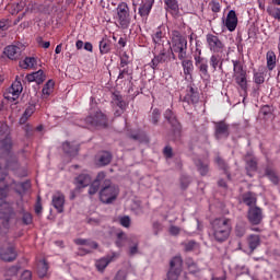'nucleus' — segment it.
Returning a JSON list of instances; mask_svg holds the SVG:
<instances>
[{"label": "nucleus", "mask_w": 280, "mask_h": 280, "mask_svg": "<svg viewBox=\"0 0 280 280\" xmlns=\"http://www.w3.org/2000/svg\"><path fill=\"white\" fill-rule=\"evenodd\" d=\"M22 220L24 224H32V214L30 212H24Z\"/></svg>", "instance_id": "nucleus-56"}, {"label": "nucleus", "mask_w": 280, "mask_h": 280, "mask_svg": "<svg viewBox=\"0 0 280 280\" xmlns=\"http://www.w3.org/2000/svg\"><path fill=\"white\" fill-rule=\"evenodd\" d=\"M100 52L102 55L110 52V42L107 38H103L100 42Z\"/></svg>", "instance_id": "nucleus-36"}, {"label": "nucleus", "mask_w": 280, "mask_h": 280, "mask_svg": "<svg viewBox=\"0 0 280 280\" xmlns=\"http://www.w3.org/2000/svg\"><path fill=\"white\" fill-rule=\"evenodd\" d=\"M21 69H34L36 67V58L26 57L24 60L20 61Z\"/></svg>", "instance_id": "nucleus-31"}, {"label": "nucleus", "mask_w": 280, "mask_h": 280, "mask_svg": "<svg viewBox=\"0 0 280 280\" xmlns=\"http://www.w3.org/2000/svg\"><path fill=\"white\" fill-rule=\"evenodd\" d=\"M214 135L217 139H224L229 137V125L224 121L215 122Z\"/></svg>", "instance_id": "nucleus-18"}, {"label": "nucleus", "mask_w": 280, "mask_h": 280, "mask_svg": "<svg viewBox=\"0 0 280 280\" xmlns=\"http://www.w3.org/2000/svg\"><path fill=\"white\" fill-rule=\"evenodd\" d=\"M189 183H191V179H189V176H182L180 178V186L182 189H187V187H189Z\"/></svg>", "instance_id": "nucleus-50"}, {"label": "nucleus", "mask_w": 280, "mask_h": 280, "mask_svg": "<svg viewBox=\"0 0 280 280\" xmlns=\"http://www.w3.org/2000/svg\"><path fill=\"white\" fill-rule=\"evenodd\" d=\"M233 78L236 82V84L242 89V91H246L248 89V80L246 77V69H244V61L240 59H233Z\"/></svg>", "instance_id": "nucleus-4"}, {"label": "nucleus", "mask_w": 280, "mask_h": 280, "mask_svg": "<svg viewBox=\"0 0 280 280\" xmlns=\"http://www.w3.org/2000/svg\"><path fill=\"white\" fill-rule=\"evenodd\" d=\"M152 5H154V0H147L142 3L138 10V14L142 19H148L150 16V12H152Z\"/></svg>", "instance_id": "nucleus-22"}, {"label": "nucleus", "mask_w": 280, "mask_h": 280, "mask_svg": "<svg viewBox=\"0 0 280 280\" xmlns=\"http://www.w3.org/2000/svg\"><path fill=\"white\" fill-rule=\"evenodd\" d=\"M127 75H130V72H129L128 68H125L119 71L118 80H124V78H126Z\"/></svg>", "instance_id": "nucleus-58"}, {"label": "nucleus", "mask_w": 280, "mask_h": 280, "mask_svg": "<svg viewBox=\"0 0 280 280\" xmlns=\"http://www.w3.org/2000/svg\"><path fill=\"white\" fill-rule=\"evenodd\" d=\"M153 229L155 231V235H159V231H161V223L154 222L153 223Z\"/></svg>", "instance_id": "nucleus-63"}, {"label": "nucleus", "mask_w": 280, "mask_h": 280, "mask_svg": "<svg viewBox=\"0 0 280 280\" xmlns=\"http://www.w3.org/2000/svg\"><path fill=\"white\" fill-rule=\"evenodd\" d=\"M224 58H226V52H212L210 57V67H212L213 71H218V69L222 70Z\"/></svg>", "instance_id": "nucleus-15"}, {"label": "nucleus", "mask_w": 280, "mask_h": 280, "mask_svg": "<svg viewBox=\"0 0 280 280\" xmlns=\"http://www.w3.org/2000/svg\"><path fill=\"white\" fill-rule=\"evenodd\" d=\"M155 51H160L159 55H156L150 62V66L152 69H156V67H159V65H163L165 62H170V48H161L159 50Z\"/></svg>", "instance_id": "nucleus-11"}, {"label": "nucleus", "mask_w": 280, "mask_h": 280, "mask_svg": "<svg viewBox=\"0 0 280 280\" xmlns=\"http://www.w3.org/2000/svg\"><path fill=\"white\" fill-rule=\"evenodd\" d=\"M165 119H167L168 124L173 126V128H178V120L176 119V116L174 115V112L172 109H166L164 113Z\"/></svg>", "instance_id": "nucleus-35"}, {"label": "nucleus", "mask_w": 280, "mask_h": 280, "mask_svg": "<svg viewBox=\"0 0 280 280\" xmlns=\"http://www.w3.org/2000/svg\"><path fill=\"white\" fill-rule=\"evenodd\" d=\"M267 69L273 71L277 67V55L272 50H268L266 54Z\"/></svg>", "instance_id": "nucleus-27"}, {"label": "nucleus", "mask_w": 280, "mask_h": 280, "mask_svg": "<svg viewBox=\"0 0 280 280\" xmlns=\"http://www.w3.org/2000/svg\"><path fill=\"white\" fill-rule=\"evenodd\" d=\"M113 259L108 258V257H105V258H101L96 261L95 266L97 268V270H100L101 272L104 271L108 264H110Z\"/></svg>", "instance_id": "nucleus-37"}, {"label": "nucleus", "mask_w": 280, "mask_h": 280, "mask_svg": "<svg viewBox=\"0 0 280 280\" xmlns=\"http://www.w3.org/2000/svg\"><path fill=\"white\" fill-rule=\"evenodd\" d=\"M0 259H2V261H14V259H16V252L14 250V247L9 246L7 249L1 248Z\"/></svg>", "instance_id": "nucleus-21"}, {"label": "nucleus", "mask_w": 280, "mask_h": 280, "mask_svg": "<svg viewBox=\"0 0 280 280\" xmlns=\"http://www.w3.org/2000/svg\"><path fill=\"white\" fill-rule=\"evenodd\" d=\"M270 16L280 21V8L268 10Z\"/></svg>", "instance_id": "nucleus-53"}, {"label": "nucleus", "mask_w": 280, "mask_h": 280, "mask_svg": "<svg viewBox=\"0 0 280 280\" xmlns=\"http://www.w3.org/2000/svg\"><path fill=\"white\" fill-rule=\"evenodd\" d=\"M164 3L170 10H178V1L176 0H164Z\"/></svg>", "instance_id": "nucleus-44"}, {"label": "nucleus", "mask_w": 280, "mask_h": 280, "mask_svg": "<svg viewBox=\"0 0 280 280\" xmlns=\"http://www.w3.org/2000/svg\"><path fill=\"white\" fill-rule=\"evenodd\" d=\"M185 250L189 252V250H194V248H198V243L190 241L188 243L184 244Z\"/></svg>", "instance_id": "nucleus-51"}, {"label": "nucleus", "mask_w": 280, "mask_h": 280, "mask_svg": "<svg viewBox=\"0 0 280 280\" xmlns=\"http://www.w3.org/2000/svg\"><path fill=\"white\" fill-rule=\"evenodd\" d=\"M137 253H139V241L135 238L131 245L129 246V255L135 256L137 255Z\"/></svg>", "instance_id": "nucleus-42"}, {"label": "nucleus", "mask_w": 280, "mask_h": 280, "mask_svg": "<svg viewBox=\"0 0 280 280\" xmlns=\"http://www.w3.org/2000/svg\"><path fill=\"white\" fill-rule=\"evenodd\" d=\"M246 229L244 228V225L237 224L235 229V234L237 235V237H244Z\"/></svg>", "instance_id": "nucleus-47"}, {"label": "nucleus", "mask_w": 280, "mask_h": 280, "mask_svg": "<svg viewBox=\"0 0 280 280\" xmlns=\"http://www.w3.org/2000/svg\"><path fill=\"white\" fill-rule=\"evenodd\" d=\"M21 93H23V84H21V81H19L18 77L12 83L11 88H9L4 93V100H8V102H16Z\"/></svg>", "instance_id": "nucleus-8"}, {"label": "nucleus", "mask_w": 280, "mask_h": 280, "mask_svg": "<svg viewBox=\"0 0 280 280\" xmlns=\"http://www.w3.org/2000/svg\"><path fill=\"white\" fill-rule=\"evenodd\" d=\"M86 124L90 126H107V118L102 112H96L93 116L85 118Z\"/></svg>", "instance_id": "nucleus-14"}, {"label": "nucleus", "mask_w": 280, "mask_h": 280, "mask_svg": "<svg viewBox=\"0 0 280 280\" xmlns=\"http://www.w3.org/2000/svg\"><path fill=\"white\" fill-rule=\"evenodd\" d=\"M62 149H63V152H66V154H70L71 156H73L74 154H78V148L72 145L70 142H65L62 144Z\"/></svg>", "instance_id": "nucleus-39"}, {"label": "nucleus", "mask_w": 280, "mask_h": 280, "mask_svg": "<svg viewBox=\"0 0 280 280\" xmlns=\"http://www.w3.org/2000/svg\"><path fill=\"white\" fill-rule=\"evenodd\" d=\"M105 178H106V174H104V172H101L97 174L96 179L91 184L89 188L90 196H95V192L100 191V187L102 188V185L104 184Z\"/></svg>", "instance_id": "nucleus-19"}, {"label": "nucleus", "mask_w": 280, "mask_h": 280, "mask_svg": "<svg viewBox=\"0 0 280 280\" xmlns=\"http://www.w3.org/2000/svg\"><path fill=\"white\" fill-rule=\"evenodd\" d=\"M75 185L79 189L89 187L91 185V175L81 174L75 178Z\"/></svg>", "instance_id": "nucleus-26"}, {"label": "nucleus", "mask_w": 280, "mask_h": 280, "mask_svg": "<svg viewBox=\"0 0 280 280\" xmlns=\"http://www.w3.org/2000/svg\"><path fill=\"white\" fill-rule=\"evenodd\" d=\"M195 165L200 176H207L209 174V162L207 160L197 159L195 160Z\"/></svg>", "instance_id": "nucleus-24"}, {"label": "nucleus", "mask_w": 280, "mask_h": 280, "mask_svg": "<svg viewBox=\"0 0 280 280\" xmlns=\"http://www.w3.org/2000/svg\"><path fill=\"white\" fill-rule=\"evenodd\" d=\"M247 220L254 225L261 224V220H264L261 208L257 206L250 207L247 212Z\"/></svg>", "instance_id": "nucleus-12"}, {"label": "nucleus", "mask_w": 280, "mask_h": 280, "mask_svg": "<svg viewBox=\"0 0 280 280\" xmlns=\"http://www.w3.org/2000/svg\"><path fill=\"white\" fill-rule=\"evenodd\" d=\"M254 81L256 84H264L265 82L264 73H260V72L254 73Z\"/></svg>", "instance_id": "nucleus-49"}, {"label": "nucleus", "mask_w": 280, "mask_h": 280, "mask_svg": "<svg viewBox=\"0 0 280 280\" xmlns=\"http://www.w3.org/2000/svg\"><path fill=\"white\" fill-rule=\"evenodd\" d=\"M164 156H166V159H172V148L171 147H166L164 149Z\"/></svg>", "instance_id": "nucleus-62"}, {"label": "nucleus", "mask_w": 280, "mask_h": 280, "mask_svg": "<svg viewBox=\"0 0 280 280\" xmlns=\"http://www.w3.org/2000/svg\"><path fill=\"white\" fill-rule=\"evenodd\" d=\"M33 113H36V106L30 105L28 107H26L22 117L20 118V124H26L27 119H30V117H32Z\"/></svg>", "instance_id": "nucleus-33"}, {"label": "nucleus", "mask_w": 280, "mask_h": 280, "mask_svg": "<svg viewBox=\"0 0 280 280\" xmlns=\"http://www.w3.org/2000/svg\"><path fill=\"white\" fill-rule=\"evenodd\" d=\"M248 242V247L250 248L252 253L253 250H255L259 244H261V238H259V235H249V237L247 238Z\"/></svg>", "instance_id": "nucleus-34"}, {"label": "nucleus", "mask_w": 280, "mask_h": 280, "mask_svg": "<svg viewBox=\"0 0 280 280\" xmlns=\"http://www.w3.org/2000/svg\"><path fill=\"white\" fill-rule=\"evenodd\" d=\"M49 270V265H47V261L39 260L37 264V275L40 277V279L47 277V272Z\"/></svg>", "instance_id": "nucleus-30"}, {"label": "nucleus", "mask_w": 280, "mask_h": 280, "mask_svg": "<svg viewBox=\"0 0 280 280\" xmlns=\"http://www.w3.org/2000/svg\"><path fill=\"white\" fill-rule=\"evenodd\" d=\"M23 51H25V45L23 44L10 45L4 48V55L10 60H19Z\"/></svg>", "instance_id": "nucleus-9"}, {"label": "nucleus", "mask_w": 280, "mask_h": 280, "mask_svg": "<svg viewBox=\"0 0 280 280\" xmlns=\"http://www.w3.org/2000/svg\"><path fill=\"white\" fill-rule=\"evenodd\" d=\"M113 161V155L108 151H103L97 159V165L101 167H104L108 165Z\"/></svg>", "instance_id": "nucleus-28"}, {"label": "nucleus", "mask_w": 280, "mask_h": 280, "mask_svg": "<svg viewBox=\"0 0 280 280\" xmlns=\"http://www.w3.org/2000/svg\"><path fill=\"white\" fill-rule=\"evenodd\" d=\"M74 244H77L78 246H86V244H89V240L85 238H77L74 241Z\"/></svg>", "instance_id": "nucleus-60"}, {"label": "nucleus", "mask_w": 280, "mask_h": 280, "mask_svg": "<svg viewBox=\"0 0 280 280\" xmlns=\"http://www.w3.org/2000/svg\"><path fill=\"white\" fill-rule=\"evenodd\" d=\"M167 46L174 59L176 58L174 54H177L178 60H185V58H187V37L178 31H172L171 44L170 40H167L166 47Z\"/></svg>", "instance_id": "nucleus-2"}, {"label": "nucleus", "mask_w": 280, "mask_h": 280, "mask_svg": "<svg viewBox=\"0 0 280 280\" xmlns=\"http://www.w3.org/2000/svg\"><path fill=\"white\" fill-rule=\"evenodd\" d=\"M1 213H2V219L5 221V223H3V226L8 229V224L10 220H14V218H16V213H14V210L12 209L10 203L2 205Z\"/></svg>", "instance_id": "nucleus-17"}, {"label": "nucleus", "mask_w": 280, "mask_h": 280, "mask_svg": "<svg viewBox=\"0 0 280 280\" xmlns=\"http://www.w3.org/2000/svg\"><path fill=\"white\" fill-rule=\"evenodd\" d=\"M231 219L219 218L212 221V226L210 230V237L214 242H226L231 235L232 231Z\"/></svg>", "instance_id": "nucleus-1"}, {"label": "nucleus", "mask_w": 280, "mask_h": 280, "mask_svg": "<svg viewBox=\"0 0 280 280\" xmlns=\"http://www.w3.org/2000/svg\"><path fill=\"white\" fill-rule=\"evenodd\" d=\"M34 75H35V82L37 84H43V82H45V72H43V70H38L34 72Z\"/></svg>", "instance_id": "nucleus-43"}, {"label": "nucleus", "mask_w": 280, "mask_h": 280, "mask_svg": "<svg viewBox=\"0 0 280 280\" xmlns=\"http://www.w3.org/2000/svg\"><path fill=\"white\" fill-rule=\"evenodd\" d=\"M215 163L224 172H226V170H229V165H226V162H224V160H222V158L217 156L215 158Z\"/></svg>", "instance_id": "nucleus-46"}, {"label": "nucleus", "mask_w": 280, "mask_h": 280, "mask_svg": "<svg viewBox=\"0 0 280 280\" xmlns=\"http://www.w3.org/2000/svg\"><path fill=\"white\" fill-rule=\"evenodd\" d=\"M206 43L211 54H226V45H224V42L218 35L207 34Z\"/></svg>", "instance_id": "nucleus-7"}, {"label": "nucleus", "mask_w": 280, "mask_h": 280, "mask_svg": "<svg viewBox=\"0 0 280 280\" xmlns=\"http://www.w3.org/2000/svg\"><path fill=\"white\" fill-rule=\"evenodd\" d=\"M52 206L58 213H62L65 211V195L62 192H56L52 196Z\"/></svg>", "instance_id": "nucleus-20"}, {"label": "nucleus", "mask_w": 280, "mask_h": 280, "mask_svg": "<svg viewBox=\"0 0 280 280\" xmlns=\"http://www.w3.org/2000/svg\"><path fill=\"white\" fill-rule=\"evenodd\" d=\"M246 166L245 170L247 174L253 177V172H257V158L253 155H246L245 156Z\"/></svg>", "instance_id": "nucleus-23"}, {"label": "nucleus", "mask_w": 280, "mask_h": 280, "mask_svg": "<svg viewBox=\"0 0 280 280\" xmlns=\"http://www.w3.org/2000/svg\"><path fill=\"white\" fill-rule=\"evenodd\" d=\"M243 202L250 209V207H255L257 205V196L253 192H246L243 195Z\"/></svg>", "instance_id": "nucleus-29"}, {"label": "nucleus", "mask_w": 280, "mask_h": 280, "mask_svg": "<svg viewBox=\"0 0 280 280\" xmlns=\"http://www.w3.org/2000/svg\"><path fill=\"white\" fill-rule=\"evenodd\" d=\"M265 176H267V178H269V180L273 185H279V176L277 175L275 170H272L271 167H266L265 168Z\"/></svg>", "instance_id": "nucleus-32"}, {"label": "nucleus", "mask_w": 280, "mask_h": 280, "mask_svg": "<svg viewBox=\"0 0 280 280\" xmlns=\"http://www.w3.org/2000/svg\"><path fill=\"white\" fill-rule=\"evenodd\" d=\"M159 119H161V112L155 108L152 112L151 121L152 124L156 125L159 124Z\"/></svg>", "instance_id": "nucleus-45"}, {"label": "nucleus", "mask_w": 280, "mask_h": 280, "mask_svg": "<svg viewBox=\"0 0 280 280\" xmlns=\"http://www.w3.org/2000/svg\"><path fill=\"white\" fill-rule=\"evenodd\" d=\"M118 196L119 188L113 185V182H110V179H105L100 190L101 202H103L104 205H112V202H115V200H117Z\"/></svg>", "instance_id": "nucleus-3"}, {"label": "nucleus", "mask_w": 280, "mask_h": 280, "mask_svg": "<svg viewBox=\"0 0 280 280\" xmlns=\"http://www.w3.org/2000/svg\"><path fill=\"white\" fill-rule=\"evenodd\" d=\"M198 55H195V67L200 71L201 75L203 78H207L209 75V63L205 57H201L202 50H198Z\"/></svg>", "instance_id": "nucleus-10"}, {"label": "nucleus", "mask_w": 280, "mask_h": 280, "mask_svg": "<svg viewBox=\"0 0 280 280\" xmlns=\"http://www.w3.org/2000/svg\"><path fill=\"white\" fill-rule=\"evenodd\" d=\"M85 246H86L88 248H83V249H82L85 254H89V253H91L92 250L97 249V247H98L97 242L91 241V240L88 241V244H86Z\"/></svg>", "instance_id": "nucleus-41"}, {"label": "nucleus", "mask_w": 280, "mask_h": 280, "mask_svg": "<svg viewBox=\"0 0 280 280\" xmlns=\"http://www.w3.org/2000/svg\"><path fill=\"white\" fill-rule=\"evenodd\" d=\"M20 187L22 188L23 191H30V188L32 187V183L26 180L24 183H21Z\"/></svg>", "instance_id": "nucleus-59"}, {"label": "nucleus", "mask_w": 280, "mask_h": 280, "mask_svg": "<svg viewBox=\"0 0 280 280\" xmlns=\"http://www.w3.org/2000/svg\"><path fill=\"white\" fill-rule=\"evenodd\" d=\"M126 242H130V240H128V236H126V233L120 232L117 234V240H116V246H118V248H121L122 246H126Z\"/></svg>", "instance_id": "nucleus-40"}, {"label": "nucleus", "mask_w": 280, "mask_h": 280, "mask_svg": "<svg viewBox=\"0 0 280 280\" xmlns=\"http://www.w3.org/2000/svg\"><path fill=\"white\" fill-rule=\"evenodd\" d=\"M0 156H10L12 140L10 139V127L8 124L0 121Z\"/></svg>", "instance_id": "nucleus-6"}, {"label": "nucleus", "mask_w": 280, "mask_h": 280, "mask_svg": "<svg viewBox=\"0 0 280 280\" xmlns=\"http://www.w3.org/2000/svg\"><path fill=\"white\" fill-rule=\"evenodd\" d=\"M119 222H120L121 226H124L125 229L130 228V217H128V215L121 217L119 219Z\"/></svg>", "instance_id": "nucleus-48"}, {"label": "nucleus", "mask_w": 280, "mask_h": 280, "mask_svg": "<svg viewBox=\"0 0 280 280\" xmlns=\"http://www.w3.org/2000/svg\"><path fill=\"white\" fill-rule=\"evenodd\" d=\"M114 280H126V273H124V271H118Z\"/></svg>", "instance_id": "nucleus-61"}, {"label": "nucleus", "mask_w": 280, "mask_h": 280, "mask_svg": "<svg viewBox=\"0 0 280 280\" xmlns=\"http://www.w3.org/2000/svg\"><path fill=\"white\" fill-rule=\"evenodd\" d=\"M223 25H225L229 32H235L237 28V14L234 10L229 11L226 19L222 20Z\"/></svg>", "instance_id": "nucleus-16"}, {"label": "nucleus", "mask_w": 280, "mask_h": 280, "mask_svg": "<svg viewBox=\"0 0 280 280\" xmlns=\"http://www.w3.org/2000/svg\"><path fill=\"white\" fill-rule=\"evenodd\" d=\"M54 86H55L54 80H48L42 90L43 95H45L46 97H49V95H51V93L54 92Z\"/></svg>", "instance_id": "nucleus-38"}, {"label": "nucleus", "mask_w": 280, "mask_h": 280, "mask_svg": "<svg viewBox=\"0 0 280 280\" xmlns=\"http://www.w3.org/2000/svg\"><path fill=\"white\" fill-rule=\"evenodd\" d=\"M168 233L170 235H180V228L176 226V225H171L168 229Z\"/></svg>", "instance_id": "nucleus-52"}, {"label": "nucleus", "mask_w": 280, "mask_h": 280, "mask_svg": "<svg viewBox=\"0 0 280 280\" xmlns=\"http://www.w3.org/2000/svg\"><path fill=\"white\" fill-rule=\"evenodd\" d=\"M209 5L214 13H218L221 10L220 2L211 1Z\"/></svg>", "instance_id": "nucleus-55"}, {"label": "nucleus", "mask_w": 280, "mask_h": 280, "mask_svg": "<svg viewBox=\"0 0 280 280\" xmlns=\"http://www.w3.org/2000/svg\"><path fill=\"white\" fill-rule=\"evenodd\" d=\"M152 43L154 45V51L159 49H165V34L161 31V27H158L152 35Z\"/></svg>", "instance_id": "nucleus-13"}, {"label": "nucleus", "mask_w": 280, "mask_h": 280, "mask_svg": "<svg viewBox=\"0 0 280 280\" xmlns=\"http://www.w3.org/2000/svg\"><path fill=\"white\" fill-rule=\"evenodd\" d=\"M8 196V187L0 188V207L3 205V199Z\"/></svg>", "instance_id": "nucleus-54"}, {"label": "nucleus", "mask_w": 280, "mask_h": 280, "mask_svg": "<svg viewBox=\"0 0 280 280\" xmlns=\"http://www.w3.org/2000/svg\"><path fill=\"white\" fill-rule=\"evenodd\" d=\"M182 61L183 72L184 75L191 78V74L194 73V61L191 59H179Z\"/></svg>", "instance_id": "nucleus-25"}, {"label": "nucleus", "mask_w": 280, "mask_h": 280, "mask_svg": "<svg viewBox=\"0 0 280 280\" xmlns=\"http://www.w3.org/2000/svg\"><path fill=\"white\" fill-rule=\"evenodd\" d=\"M84 49L85 51H93V44H91L90 42H86L84 44Z\"/></svg>", "instance_id": "nucleus-64"}, {"label": "nucleus", "mask_w": 280, "mask_h": 280, "mask_svg": "<svg viewBox=\"0 0 280 280\" xmlns=\"http://www.w3.org/2000/svg\"><path fill=\"white\" fill-rule=\"evenodd\" d=\"M19 280H32V271L25 270Z\"/></svg>", "instance_id": "nucleus-57"}, {"label": "nucleus", "mask_w": 280, "mask_h": 280, "mask_svg": "<svg viewBox=\"0 0 280 280\" xmlns=\"http://www.w3.org/2000/svg\"><path fill=\"white\" fill-rule=\"evenodd\" d=\"M116 22L118 27L121 30H128L130 27V23H132V18L130 16V8L128 7V3L120 2L118 7L116 8Z\"/></svg>", "instance_id": "nucleus-5"}]
</instances>
